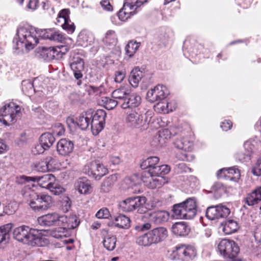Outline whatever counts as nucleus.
<instances>
[{
	"instance_id": "7c9ffc66",
	"label": "nucleus",
	"mask_w": 261,
	"mask_h": 261,
	"mask_svg": "<svg viewBox=\"0 0 261 261\" xmlns=\"http://www.w3.org/2000/svg\"><path fill=\"white\" fill-rule=\"evenodd\" d=\"M102 42L107 46L115 45L117 42L116 33L113 30L108 31L102 39Z\"/></svg>"
},
{
	"instance_id": "c85d7f7f",
	"label": "nucleus",
	"mask_w": 261,
	"mask_h": 261,
	"mask_svg": "<svg viewBox=\"0 0 261 261\" xmlns=\"http://www.w3.org/2000/svg\"><path fill=\"white\" fill-rule=\"evenodd\" d=\"M94 37L92 34L88 32H82L78 37V42L80 45L87 47L93 42Z\"/></svg>"
},
{
	"instance_id": "58836bf2",
	"label": "nucleus",
	"mask_w": 261,
	"mask_h": 261,
	"mask_svg": "<svg viewBox=\"0 0 261 261\" xmlns=\"http://www.w3.org/2000/svg\"><path fill=\"white\" fill-rule=\"evenodd\" d=\"M115 221L117 223H115V225L120 228H125L129 226L130 222L129 217L124 215H120L119 216L115 217Z\"/></svg>"
},
{
	"instance_id": "5701e85b",
	"label": "nucleus",
	"mask_w": 261,
	"mask_h": 261,
	"mask_svg": "<svg viewBox=\"0 0 261 261\" xmlns=\"http://www.w3.org/2000/svg\"><path fill=\"white\" fill-rule=\"evenodd\" d=\"M190 230V228L185 222H176L172 227L173 233L179 236H185L188 234Z\"/></svg>"
},
{
	"instance_id": "13d9d810",
	"label": "nucleus",
	"mask_w": 261,
	"mask_h": 261,
	"mask_svg": "<svg viewBox=\"0 0 261 261\" xmlns=\"http://www.w3.org/2000/svg\"><path fill=\"white\" fill-rule=\"evenodd\" d=\"M49 190L53 193L54 195H59L62 194L64 192V189L60 186L57 185L54 182L53 185L51 186V188H49Z\"/></svg>"
},
{
	"instance_id": "bb28decb",
	"label": "nucleus",
	"mask_w": 261,
	"mask_h": 261,
	"mask_svg": "<svg viewBox=\"0 0 261 261\" xmlns=\"http://www.w3.org/2000/svg\"><path fill=\"white\" fill-rule=\"evenodd\" d=\"M226 173L233 175V176H228L231 180L235 178H239L240 176V173L238 169L234 167L229 168L228 169H222L218 171L217 175L219 177H222L226 176Z\"/></svg>"
},
{
	"instance_id": "0eeeda50",
	"label": "nucleus",
	"mask_w": 261,
	"mask_h": 261,
	"mask_svg": "<svg viewBox=\"0 0 261 261\" xmlns=\"http://www.w3.org/2000/svg\"><path fill=\"white\" fill-rule=\"evenodd\" d=\"M218 249L221 255L225 258H234L240 251L237 244L233 241L228 239L222 240L218 245Z\"/></svg>"
},
{
	"instance_id": "ddd939ff",
	"label": "nucleus",
	"mask_w": 261,
	"mask_h": 261,
	"mask_svg": "<svg viewBox=\"0 0 261 261\" xmlns=\"http://www.w3.org/2000/svg\"><path fill=\"white\" fill-rule=\"evenodd\" d=\"M138 218L143 221H145L144 219L148 218L150 222L155 224H161L168 220L169 214L165 211H154L145 213L144 215H140Z\"/></svg>"
},
{
	"instance_id": "9b49d317",
	"label": "nucleus",
	"mask_w": 261,
	"mask_h": 261,
	"mask_svg": "<svg viewBox=\"0 0 261 261\" xmlns=\"http://www.w3.org/2000/svg\"><path fill=\"white\" fill-rule=\"evenodd\" d=\"M230 213L229 208L220 204L208 207L206 211L205 216L209 220H215L226 218Z\"/></svg>"
},
{
	"instance_id": "de8ad7c7",
	"label": "nucleus",
	"mask_w": 261,
	"mask_h": 261,
	"mask_svg": "<svg viewBox=\"0 0 261 261\" xmlns=\"http://www.w3.org/2000/svg\"><path fill=\"white\" fill-rule=\"evenodd\" d=\"M69 10L64 9L62 10L58 14L57 18V21L60 23H62L63 21H66L69 19Z\"/></svg>"
},
{
	"instance_id": "c03bdc74",
	"label": "nucleus",
	"mask_w": 261,
	"mask_h": 261,
	"mask_svg": "<svg viewBox=\"0 0 261 261\" xmlns=\"http://www.w3.org/2000/svg\"><path fill=\"white\" fill-rule=\"evenodd\" d=\"M22 90L24 93L32 94L34 92L33 83L30 81H23L22 82Z\"/></svg>"
},
{
	"instance_id": "aec40b11",
	"label": "nucleus",
	"mask_w": 261,
	"mask_h": 261,
	"mask_svg": "<svg viewBox=\"0 0 261 261\" xmlns=\"http://www.w3.org/2000/svg\"><path fill=\"white\" fill-rule=\"evenodd\" d=\"M59 214L56 213L43 215L38 218V222L41 226H51L57 225Z\"/></svg>"
},
{
	"instance_id": "2f4dec72",
	"label": "nucleus",
	"mask_w": 261,
	"mask_h": 261,
	"mask_svg": "<svg viewBox=\"0 0 261 261\" xmlns=\"http://www.w3.org/2000/svg\"><path fill=\"white\" fill-rule=\"evenodd\" d=\"M259 146H260V142L254 140L247 141L244 144L245 151L250 155H252L253 152L258 149Z\"/></svg>"
},
{
	"instance_id": "4be33fe9",
	"label": "nucleus",
	"mask_w": 261,
	"mask_h": 261,
	"mask_svg": "<svg viewBox=\"0 0 261 261\" xmlns=\"http://www.w3.org/2000/svg\"><path fill=\"white\" fill-rule=\"evenodd\" d=\"M130 0H124L123 7L117 13L119 19L126 21L130 18Z\"/></svg>"
},
{
	"instance_id": "052dcab7",
	"label": "nucleus",
	"mask_w": 261,
	"mask_h": 261,
	"mask_svg": "<svg viewBox=\"0 0 261 261\" xmlns=\"http://www.w3.org/2000/svg\"><path fill=\"white\" fill-rule=\"evenodd\" d=\"M48 148H46L41 143L37 144L34 147L32 148V152L34 154H41L44 152L45 150H47Z\"/></svg>"
},
{
	"instance_id": "a18cd8bd",
	"label": "nucleus",
	"mask_w": 261,
	"mask_h": 261,
	"mask_svg": "<svg viewBox=\"0 0 261 261\" xmlns=\"http://www.w3.org/2000/svg\"><path fill=\"white\" fill-rule=\"evenodd\" d=\"M102 102L105 105V107L108 110H112L116 107L118 102L109 97H102Z\"/></svg>"
},
{
	"instance_id": "6e6552de",
	"label": "nucleus",
	"mask_w": 261,
	"mask_h": 261,
	"mask_svg": "<svg viewBox=\"0 0 261 261\" xmlns=\"http://www.w3.org/2000/svg\"><path fill=\"white\" fill-rule=\"evenodd\" d=\"M83 172L96 180H99L108 172V169L98 161L91 162L85 166Z\"/></svg>"
},
{
	"instance_id": "4d7b16f0",
	"label": "nucleus",
	"mask_w": 261,
	"mask_h": 261,
	"mask_svg": "<svg viewBox=\"0 0 261 261\" xmlns=\"http://www.w3.org/2000/svg\"><path fill=\"white\" fill-rule=\"evenodd\" d=\"M152 175L147 174V171H144L141 175V180L145 184V185L149 188L151 187L152 181Z\"/></svg>"
},
{
	"instance_id": "864d4df0",
	"label": "nucleus",
	"mask_w": 261,
	"mask_h": 261,
	"mask_svg": "<svg viewBox=\"0 0 261 261\" xmlns=\"http://www.w3.org/2000/svg\"><path fill=\"white\" fill-rule=\"evenodd\" d=\"M142 98L139 94L135 93L132 95V108L133 107L138 108L141 105Z\"/></svg>"
},
{
	"instance_id": "c9c22d12",
	"label": "nucleus",
	"mask_w": 261,
	"mask_h": 261,
	"mask_svg": "<svg viewBox=\"0 0 261 261\" xmlns=\"http://www.w3.org/2000/svg\"><path fill=\"white\" fill-rule=\"evenodd\" d=\"M158 102L154 106V110L158 113H168L172 111L171 108H169V103L166 100L163 99Z\"/></svg>"
},
{
	"instance_id": "09e8293b",
	"label": "nucleus",
	"mask_w": 261,
	"mask_h": 261,
	"mask_svg": "<svg viewBox=\"0 0 261 261\" xmlns=\"http://www.w3.org/2000/svg\"><path fill=\"white\" fill-rule=\"evenodd\" d=\"M251 155H250L247 152L241 151L238 152L236 154V158L241 162H248L251 159Z\"/></svg>"
},
{
	"instance_id": "bf43d9fd",
	"label": "nucleus",
	"mask_w": 261,
	"mask_h": 261,
	"mask_svg": "<svg viewBox=\"0 0 261 261\" xmlns=\"http://www.w3.org/2000/svg\"><path fill=\"white\" fill-rule=\"evenodd\" d=\"M34 177L27 176L25 175H22L18 176L16 178V182L18 184H23L30 181H34Z\"/></svg>"
},
{
	"instance_id": "9d476101",
	"label": "nucleus",
	"mask_w": 261,
	"mask_h": 261,
	"mask_svg": "<svg viewBox=\"0 0 261 261\" xmlns=\"http://www.w3.org/2000/svg\"><path fill=\"white\" fill-rule=\"evenodd\" d=\"M173 254L176 259L180 261H193L196 255V251L192 246L181 245L176 247Z\"/></svg>"
},
{
	"instance_id": "473e14b6",
	"label": "nucleus",
	"mask_w": 261,
	"mask_h": 261,
	"mask_svg": "<svg viewBox=\"0 0 261 261\" xmlns=\"http://www.w3.org/2000/svg\"><path fill=\"white\" fill-rule=\"evenodd\" d=\"M12 224H7L0 227V245L6 243L10 238L9 231L12 228Z\"/></svg>"
},
{
	"instance_id": "b1692460",
	"label": "nucleus",
	"mask_w": 261,
	"mask_h": 261,
	"mask_svg": "<svg viewBox=\"0 0 261 261\" xmlns=\"http://www.w3.org/2000/svg\"><path fill=\"white\" fill-rule=\"evenodd\" d=\"M159 162V158L158 156H150L143 160L141 164L140 167L143 169H148L147 174H148L155 167Z\"/></svg>"
},
{
	"instance_id": "a19ab883",
	"label": "nucleus",
	"mask_w": 261,
	"mask_h": 261,
	"mask_svg": "<svg viewBox=\"0 0 261 261\" xmlns=\"http://www.w3.org/2000/svg\"><path fill=\"white\" fill-rule=\"evenodd\" d=\"M168 182L167 179L165 176L152 177V181L150 188H160Z\"/></svg>"
},
{
	"instance_id": "c756f323",
	"label": "nucleus",
	"mask_w": 261,
	"mask_h": 261,
	"mask_svg": "<svg viewBox=\"0 0 261 261\" xmlns=\"http://www.w3.org/2000/svg\"><path fill=\"white\" fill-rule=\"evenodd\" d=\"M40 142L46 148H49L55 141V138L50 133H45L41 135L39 139Z\"/></svg>"
},
{
	"instance_id": "0e129e2a",
	"label": "nucleus",
	"mask_w": 261,
	"mask_h": 261,
	"mask_svg": "<svg viewBox=\"0 0 261 261\" xmlns=\"http://www.w3.org/2000/svg\"><path fill=\"white\" fill-rule=\"evenodd\" d=\"M33 116L38 119H43L44 116V111L40 108L38 107L33 109Z\"/></svg>"
},
{
	"instance_id": "f3484780",
	"label": "nucleus",
	"mask_w": 261,
	"mask_h": 261,
	"mask_svg": "<svg viewBox=\"0 0 261 261\" xmlns=\"http://www.w3.org/2000/svg\"><path fill=\"white\" fill-rule=\"evenodd\" d=\"M146 201V198L144 196H132V212L137 209V213L140 215H144L147 209L144 206Z\"/></svg>"
},
{
	"instance_id": "ea45409f",
	"label": "nucleus",
	"mask_w": 261,
	"mask_h": 261,
	"mask_svg": "<svg viewBox=\"0 0 261 261\" xmlns=\"http://www.w3.org/2000/svg\"><path fill=\"white\" fill-rule=\"evenodd\" d=\"M40 56L45 60H51L54 59L53 52L51 47H42L40 51Z\"/></svg>"
},
{
	"instance_id": "cd10ccee",
	"label": "nucleus",
	"mask_w": 261,
	"mask_h": 261,
	"mask_svg": "<svg viewBox=\"0 0 261 261\" xmlns=\"http://www.w3.org/2000/svg\"><path fill=\"white\" fill-rule=\"evenodd\" d=\"M117 180V176L116 174H113L108 177L101 185L100 192L103 193L109 192Z\"/></svg>"
},
{
	"instance_id": "79ce46f5",
	"label": "nucleus",
	"mask_w": 261,
	"mask_h": 261,
	"mask_svg": "<svg viewBox=\"0 0 261 261\" xmlns=\"http://www.w3.org/2000/svg\"><path fill=\"white\" fill-rule=\"evenodd\" d=\"M212 189L214 193L215 196L219 198L222 196L226 192V189L220 182L215 183L212 187Z\"/></svg>"
},
{
	"instance_id": "6e6d98bb",
	"label": "nucleus",
	"mask_w": 261,
	"mask_h": 261,
	"mask_svg": "<svg viewBox=\"0 0 261 261\" xmlns=\"http://www.w3.org/2000/svg\"><path fill=\"white\" fill-rule=\"evenodd\" d=\"M252 173L255 176L261 175V156L258 158L256 163L252 168Z\"/></svg>"
},
{
	"instance_id": "7ed1b4c3",
	"label": "nucleus",
	"mask_w": 261,
	"mask_h": 261,
	"mask_svg": "<svg viewBox=\"0 0 261 261\" xmlns=\"http://www.w3.org/2000/svg\"><path fill=\"white\" fill-rule=\"evenodd\" d=\"M14 238L18 241L31 246L39 245L40 237L36 229L22 225L13 230Z\"/></svg>"
},
{
	"instance_id": "2eb2a0df",
	"label": "nucleus",
	"mask_w": 261,
	"mask_h": 261,
	"mask_svg": "<svg viewBox=\"0 0 261 261\" xmlns=\"http://www.w3.org/2000/svg\"><path fill=\"white\" fill-rule=\"evenodd\" d=\"M74 144L67 139H60L57 144V150L59 154L62 156L69 155L73 150Z\"/></svg>"
},
{
	"instance_id": "a878e982",
	"label": "nucleus",
	"mask_w": 261,
	"mask_h": 261,
	"mask_svg": "<svg viewBox=\"0 0 261 261\" xmlns=\"http://www.w3.org/2000/svg\"><path fill=\"white\" fill-rule=\"evenodd\" d=\"M223 231L226 234H230L235 232L239 228L238 223L233 220H228L221 223Z\"/></svg>"
},
{
	"instance_id": "72a5a7b5",
	"label": "nucleus",
	"mask_w": 261,
	"mask_h": 261,
	"mask_svg": "<svg viewBox=\"0 0 261 261\" xmlns=\"http://www.w3.org/2000/svg\"><path fill=\"white\" fill-rule=\"evenodd\" d=\"M117 238L114 236L108 235L103 240L104 247L108 251H113L116 247Z\"/></svg>"
},
{
	"instance_id": "338daca9",
	"label": "nucleus",
	"mask_w": 261,
	"mask_h": 261,
	"mask_svg": "<svg viewBox=\"0 0 261 261\" xmlns=\"http://www.w3.org/2000/svg\"><path fill=\"white\" fill-rule=\"evenodd\" d=\"M136 230L145 231L149 230L151 228V224L150 223H145L142 224L136 225L135 227Z\"/></svg>"
},
{
	"instance_id": "393cba45",
	"label": "nucleus",
	"mask_w": 261,
	"mask_h": 261,
	"mask_svg": "<svg viewBox=\"0 0 261 261\" xmlns=\"http://www.w3.org/2000/svg\"><path fill=\"white\" fill-rule=\"evenodd\" d=\"M75 188L81 194H86L89 193L91 185L86 178H80L75 183Z\"/></svg>"
},
{
	"instance_id": "39448f33",
	"label": "nucleus",
	"mask_w": 261,
	"mask_h": 261,
	"mask_svg": "<svg viewBox=\"0 0 261 261\" xmlns=\"http://www.w3.org/2000/svg\"><path fill=\"white\" fill-rule=\"evenodd\" d=\"M25 197H29L30 205L36 212H43L48 210L52 205L51 197L44 194H38L29 189L24 194Z\"/></svg>"
},
{
	"instance_id": "a211bd4d",
	"label": "nucleus",
	"mask_w": 261,
	"mask_h": 261,
	"mask_svg": "<svg viewBox=\"0 0 261 261\" xmlns=\"http://www.w3.org/2000/svg\"><path fill=\"white\" fill-rule=\"evenodd\" d=\"M34 181L37 182L38 185L44 188L49 189L56 180L55 177L52 174H46L42 176L34 177Z\"/></svg>"
},
{
	"instance_id": "69168bd1",
	"label": "nucleus",
	"mask_w": 261,
	"mask_h": 261,
	"mask_svg": "<svg viewBox=\"0 0 261 261\" xmlns=\"http://www.w3.org/2000/svg\"><path fill=\"white\" fill-rule=\"evenodd\" d=\"M159 135L161 138L168 139L171 138L172 134L168 129L164 128L159 131Z\"/></svg>"
},
{
	"instance_id": "4468645a",
	"label": "nucleus",
	"mask_w": 261,
	"mask_h": 261,
	"mask_svg": "<svg viewBox=\"0 0 261 261\" xmlns=\"http://www.w3.org/2000/svg\"><path fill=\"white\" fill-rule=\"evenodd\" d=\"M168 94L169 92L166 86L158 85L147 92L146 99L150 102H154L164 99Z\"/></svg>"
},
{
	"instance_id": "f03ea898",
	"label": "nucleus",
	"mask_w": 261,
	"mask_h": 261,
	"mask_svg": "<svg viewBox=\"0 0 261 261\" xmlns=\"http://www.w3.org/2000/svg\"><path fill=\"white\" fill-rule=\"evenodd\" d=\"M168 237V230L164 227H158L136 238L139 246L148 247L164 241Z\"/></svg>"
},
{
	"instance_id": "5fc2aeb1",
	"label": "nucleus",
	"mask_w": 261,
	"mask_h": 261,
	"mask_svg": "<svg viewBox=\"0 0 261 261\" xmlns=\"http://www.w3.org/2000/svg\"><path fill=\"white\" fill-rule=\"evenodd\" d=\"M63 49H66L65 46H61V47H51L52 52H53L54 59L55 58H58L61 57L63 55L65 54V53L62 51Z\"/></svg>"
},
{
	"instance_id": "8fccbe9b",
	"label": "nucleus",
	"mask_w": 261,
	"mask_h": 261,
	"mask_svg": "<svg viewBox=\"0 0 261 261\" xmlns=\"http://www.w3.org/2000/svg\"><path fill=\"white\" fill-rule=\"evenodd\" d=\"M95 216L98 219H108L111 216V215L107 208L103 207L97 212Z\"/></svg>"
},
{
	"instance_id": "f8f14e48",
	"label": "nucleus",
	"mask_w": 261,
	"mask_h": 261,
	"mask_svg": "<svg viewBox=\"0 0 261 261\" xmlns=\"http://www.w3.org/2000/svg\"><path fill=\"white\" fill-rule=\"evenodd\" d=\"M151 114V113L148 112L145 115H143L139 108H137L134 111L132 110V126L140 128L146 126L150 121Z\"/></svg>"
},
{
	"instance_id": "20e7f679",
	"label": "nucleus",
	"mask_w": 261,
	"mask_h": 261,
	"mask_svg": "<svg viewBox=\"0 0 261 261\" xmlns=\"http://www.w3.org/2000/svg\"><path fill=\"white\" fill-rule=\"evenodd\" d=\"M197 206L196 199L194 197L189 198L173 206L172 211L174 216L177 219H192L196 214Z\"/></svg>"
},
{
	"instance_id": "6ab92c4d",
	"label": "nucleus",
	"mask_w": 261,
	"mask_h": 261,
	"mask_svg": "<svg viewBox=\"0 0 261 261\" xmlns=\"http://www.w3.org/2000/svg\"><path fill=\"white\" fill-rule=\"evenodd\" d=\"M92 116V110H89L83 112L77 118V126L82 130H86L89 125L91 126V119Z\"/></svg>"
},
{
	"instance_id": "49530a36",
	"label": "nucleus",
	"mask_w": 261,
	"mask_h": 261,
	"mask_svg": "<svg viewBox=\"0 0 261 261\" xmlns=\"http://www.w3.org/2000/svg\"><path fill=\"white\" fill-rule=\"evenodd\" d=\"M61 26L62 28L69 33H72L75 30V27L73 22H71L70 19L63 21Z\"/></svg>"
},
{
	"instance_id": "680f3d73",
	"label": "nucleus",
	"mask_w": 261,
	"mask_h": 261,
	"mask_svg": "<svg viewBox=\"0 0 261 261\" xmlns=\"http://www.w3.org/2000/svg\"><path fill=\"white\" fill-rule=\"evenodd\" d=\"M68 217L65 215L60 216L57 220V225L62 226L64 229H66Z\"/></svg>"
},
{
	"instance_id": "e2e57ef3",
	"label": "nucleus",
	"mask_w": 261,
	"mask_h": 261,
	"mask_svg": "<svg viewBox=\"0 0 261 261\" xmlns=\"http://www.w3.org/2000/svg\"><path fill=\"white\" fill-rule=\"evenodd\" d=\"M48 159H46V161L45 162H42L39 163L37 166V170L42 172H45L46 171H49V163H48Z\"/></svg>"
},
{
	"instance_id": "1a4fd4ad",
	"label": "nucleus",
	"mask_w": 261,
	"mask_h": 261,
	"mask_svg": "<svg viewBox=\"0 0 261 261\" xmlns=\"http://www.w3.org/2000/svg\"><path fill=\"white\" fill-rule=\"evenodd\" d=\"M107 113L103 110L98 109L95 112L92 111L91 128L93 135H98L104 128Z\"/></svg>"
},
{
	"instance_id": "3c124183",
	"label": "nucleus",
	"mask_w": 261,
	"mask_h": 261,
	"mask_svg": "<svg viewBox=\"0 0 261 261\" xmlns=\"http://www.w3.org/2000/svg\"><path fill=\"white\" fill-rule=\"evenodd\" d=\"M146 2L147 0H136L135 4H132V15L136 14L140 10V7Z\"/></svg>"
},
{
	"instance_id": "dca6fc26",
	"label": "nucleus",
	"mask_w": 261,
	"mask_h": 261,
	"mask_svg": "<svg viewBox=\"0 0 261 261\" xmlns=\"http://www.w3.org/2000/svg\"><path fill=\"white\" fill-rule=\"evenodd\" d=\"M174 145L178 149L190 151L193 147V142L188 136H178L174 142Z\"/></svg>"
},
{
	"instance_id": "f704fd0d",
	"label": "nucleus",
	"mask_w": 261,
	"mask_h": 261,
	"mask_svg": "<svg viewBox=\"0 0 261 261\" xmlns=\"http://www.w3.org/2000/svg\"><path fill=\"white\" fill-rule=\"evenodd\" d=\"M142 77V71L139 67H136L132 70V81L133 82V84L132 83V87L134 88L138 87Z\"/></svg>"
},
{
	"instance_id": "774afa93",
	"label": "nucleus",
	"mask_w": 261,
	"mask_h": 261,
	"mask_svg": "<svg viewBox=\"0 0 261 261\" xmlns=\"http://www.w3.org/2000/svg\"><path fill=\"white\" fill-rule=\"evenodd\" d=\"M74 73V77H75L76 81V85L78 86H81L82 84V80L83 75L82 73V71L79 70H73Z\"/></svg>"
},
{
	"instance_id": "4c0bfd02",
	"label": "nucleus",
	"mask_w": 261,
	"mask_h": 261,
	"mask_svg": "<svg viewBox=\"0 0 261 261\" xmlns=\"http://www.w3.org/2000/svg\"><path fill=\"white\" fill-rule=\"evenodd\" d=\"M114 98L125 100L126 98H130V90H124L123 89H117L112 93Z\"/></svg>"
},
{
	"instance_id": "f257e3e1",
	"label": "nucleus",
	"mask_w": 261,
	"mask_h": 261,
	"mask_svg": "<svg viewBox=\"0 0 261 261\" xmlns=\"http://www.w3.org/2000/svg\"><path fill=\"white\" fill-rule=\"evenodd\" d=\"M37 34L44 39L61 41L63 36L58 32L53 29H46L39 31L38 32L32 28L20 27L17 29L16 49L23 50L24 47L27 50L33 49L38 43Z\"/></svg>"
},
{
	"instance_id": "603ef678",
	"label": "nucleus",
	"mask_w": 261,
	"mask_h": 261,
	"mask_svg": "<svg viewBox=\"0 0 261 261\" xmlns=\"http://www.w3.org/2000/svg\"><path fill=\"white\" fill-rule=\"evenodd\" d=\"M119 208L122 212L130 211V198H127L119 203Z\"/></svg>"
},
{
	"instance_id": "e433bc0d",
	"label": "nucleus",
	"mask_w": 261,
	"mask_h": 261,
	"mask_svg": "<svg viewBox=\"0 0 261 261\" xmlns=\"http://www.w3.org/2000/svg\"><path fill=\"white\" fill-rule=\"evenodd\" d=\"M70 66L72 70L82 71L84 68V60L79 56L73 57Z\"/></svg>"
},
{
	"instance_id": "412c9836",
	"label": "nucleus",
	"mask_w": 261,
	"mask_h": 261,
	"mask_svg": "<svg viewBox=\"0 0 261 261\" xmlns=\"http://www.w3.org/2000/svg\"><path fill=\"white\" fill-rule=\"evenodd\" d=\"M261 201V187H257L246 197V203L249 206H253Z\"/></svg>"
},
{
	"instance_id": "37998d69",
	"label": "nucleus",
	"mask_w": 261,
	"mask_h": 261,
	"mask_svg": "<svg viewBox=\"0 0 261 261\" xmlns=\"http://www.w3.org/2000/svg\"><path fill=\"white\" fill-rule=\"evenodd\" d=\"M80 222L76 215H70L68 217L66 229H74L79 226Z\"/></svg>"
},
{
	"instance_id": "423d86ee",
	"label": "nucleus",
	"mask_w": 261,
	"mask_h": 261,
	"mask_svg": "<svg viewBox=\"0 0 261 261\" xmlns=\"http://www.w3.org/2000/svg\"><path fill=\"white\" fill-rule=\"evenodd\" d=\"M20 106L13 102L5 105L0 109V122L5 125H10L16 120V117L20 113Z\"/></svg>"
}]
</instances>
